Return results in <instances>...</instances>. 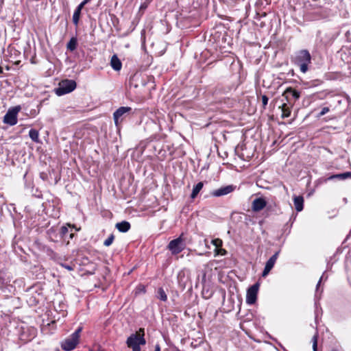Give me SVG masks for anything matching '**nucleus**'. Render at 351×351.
I'll return each instance as SVG.
<instances>
[{"label": "nucleus", "mask_w": 351, "mask_h": 351, "mask_svg": "<svg viewBox=\"0 0 351 351\" xmlns=\"http://www.w3.org/2000/svg\"><path fill=\"white\" fill-rule=\"evenodd\" d=\"M136 77H137V76L135 75H134V77H133V78H132V79L134 80V78H136Z\"/></svg>", "instance_id": "obj_41"}, {"label": "nucleus", "mask_w": 351, "mask_h": 351, "mask_svg": "<svg viewBox=\"0 0 351 351\" xmlns=\"http://www.w3.org/2000/svg\"><path fill=\"white\" fill-rule=\"evenodd\" d=\"M138 334H132L126 341V344L128 348H132L134 345L138 346Z\"/></svg>", "instance_id": "obj_17"}, {"label": "nucleus", "mask_w": 351, "mask_h": 351, "mask_svg": "<svg viewBox=\"0 0 351 351\" xmlns=\"http://www.w3.org/2000/svg\"><path fill=\"white\" fill-rule=\"evenodd\" d=\"M110 66L116 71H119L121 69L122 63L116 54L113 55L111 58Z\"/></svg>", "instance_id": "obj_12"}, {"label": "nucleus", "mask_w": 351, "mask_h": 351, "mask_svg": "<svg viewBox=\"0 0 351 351\" xmlns=\"http://www.w3.org/2000/svg\"><path fill=\"white\" fill-rule=\"evenodd\" d=\"M154 351H160V347L158 344L156 345Z\"/></svg>", "instance_id": "obj_35"}, {"label": "nucleus", "mask_w": 351, "mask_h": 351, "mask_svg": "<svg viewBox=\"0 0 351 351\" xmlns=\"http://www.w3.org/2000/svg\"><path fill=\"white\" fill-rule=\"evenodd\" d=\"M212 243L216 247V249L222 246V241L219 239H213Z\"/></svg>", "instance_id": "obj_26"}, {"label": "nucleus", "mask_w": 351, "mask_h": 351, "mask_svg": "<svg viewBox=\"0 0 351 351\" xmlns=\"http://www.w3.org/2000/svg\"><path fill=\"white\" fill-rule=\"evenodd\" d=\"M82 328H78L69 338L61 343V348L66 351H71L75 348L79 341L80 333Z\"/></svg>", "instance_id": "obj_3"}, {"label": "nucleus", "mask_w": 351, "mask_h": 351, "mask_svg": "<svg viewBox=\"0 0 351 351\" xmlns=\"http://www.w3.org/2000/svg\"><path fill=\"white\" fill-rule=\"evenodd\" d=\"M348 178H351V172H344L342 173L339 174H334L330 176L328 180H334V179H339V180H346Z\"/></svg>", "instance_id": "obj_16"}, {"label": "nucleus", "mask_w": 351, "mask_h": 351, "mask_svg": "<svg viewBox=\"0 0 351 351\" xmlns=\"http://www.w3.org/2000/svg\"><path fill=\"white\" fill-rule=\"evenodd\" d=\"M147 8V4L146 3H143L141 5V9H144V8Z\"/></svg>", "instance_id": "obj_37"}, {"label": "nucleus", "mask_w": 351, "mask_h": 351, "mask_svg": "<svg viewBox=\"0 0 351 351\" xmlns=\"http://www.w3.org/2000/svg\"><path fill=\"white\" fill-rule=\"evenodd\" d=\"M322 280V276L320 278L319 280L318 281V283H317V287H316L317 290L318 289V288H319V287L320 285Z\"/></svg>", "instance_id": "obj_36"}, {"label": "nucleus", "mask_w": 351, "mask_h": 351, "mask_svg": "<svg viewBox=\"0 0 351 351\" xmlns=\"http://www.w3.org/2000/svg\"><path fill=\"white\" fill-rule=\"evenodd\" d=\"M114 239V236L112 234H111L109 236V237L104 241V245L107 247L110 246L112 243Z\"/></svg>", "instance_id": "obj_24"}, {"label": "nucleus", "mask_w": 351, "mask_h": 351, "mask_svg": "<svg viewBox=\"0 0 351 351\" xmlns=\"http://www.w3.org/2000/svg\"><path fill=\"white\" fill-rule=\"evenodd\" d=\"M77 45V40L75 37H72L66 45V48L71 51L76 49Z\"/></svg>", "instance_id": "obj_19"}, {"label": "nucleus", "mask_w": 351, "mask_h": 351, "mask_svg": "<svg viewBox=\"0 0 351 351\" xmlns=\"http://www.w3.org/2000/svg\"><path fill=\"white\" fill-rule=\"evenodd\" d=\"M137 341H138V346H140L141 345H145L146 343V340L144 338V336H140V335H138V339Z\"/></svg>", "instance_id": "obj_29"}, {"label": "nucleus", "mask_w": 351, "mask_h": 351, "mask_svg": "<svg viewBox=\"0 0 351 351\" xmlns=\"http://www.w3.org/2000/svg\"><path fill=\"white\" fill-rule=\"evenodd\" d=\"M282 96L286 99L287 103L290 105H293L300 97V92L291 87H289L284 91Z\"/></svg>", "instance_id": "obj_7"}, {"label": "nucleus", "mask_w": 351, "mask_h": 351, "mask_svg": "<svg viewBox=\"0 0 351 351\" xmlns=\"http://www.w3.org/2000/svg\"><path fill=\"white\" fill-rule=\"evenodd\" d=\"M313 341V351H317V334L316 333L315 335H313L312 338Z\"/></svg>", "instance_id": "obj_25"}, {"label": "nucleus", "mask_w": 351, "mask_h": 351, "mask_svg": "<svg viewBox=\"0 0 351 351\" xmlns=\"http://www.w3.org/2000/svg\"><path fill=\"white\" fill-rule=\"evenodd\" d=\"M76 86V82L73 80H63L59 83L58 87L55 89V93L57 95L61 96L74 90Z\"/></svg>", "instance_id": "obj_2"}, {"label": "nucleus", "mask_w": 351, "mask_h": 351, "mask_svg": "<svg viewBox=\"0 0 351 351\" xmlns=\"http://www.w3.org/2000/svg\"><path fill=\"white\" fill-rule=\"evenodd\" d=\"M259 286V283L256 282L247 289L246 295V302L248 304L252 305L256 302Z\"/></svg>", "instance_id": "obj_8"}, {"label": "nucleus", "mask_w": 351, "mask_h": 351, "mask_svg": "<svg viewBox=\"0 0 351 351\" xmlns=\"http://www.w3.org/2000/svg\"><path fill=\"white\" fill-rule=\"evenodd\" d=\"M203 186L204 183L202 182H199L195 186H194L191 195V199H195L197 197L199 191L202 190Z\"/></svg>", "instance_id": "obj_18"}, {"label": "nucleus", "mask_w": 351, "mask_h": 351, "mask_svg": "<svg viewBox=\"0 0 351 351\" xmlns=\"http://www.w3.org/2000/svg\"><path fill=\"white\" fill-rule=\"evenodd\" d=\"M293 105H290L289 103H283L281 106L282 117L286 118L291 115V107Z\"/></svg>", "instance_id": "obj_15"}, {"label": "nucleus", "mask_w": 351, "mask_h": 351, "mask_svg": "<svg viewBox=\"0 0 351 351\" xmlns=\"http://www.w3.org/2000/svg\"><path fill=\"white\" fill-rule=\"evenodd\" d=\"M330 351H339V350L337 348H332Z\"/></svg>", "instance_id": "obj_39"}, {"label": "nucleus", "mask_w": 351, "mask_h": 351, "mask_svg": "<svg viewBox=\"0 0 351 351\" xmlns=\"http://www.w3.org/2000/svg\"><path fill=\"white\" fill-rule=\"evenodd\" d=\"M235 189L236 186L233 184L227 185L213 191L210 193V195L214 197H221L231 193L235 190Z\"/></svg>", "instance_id": "obj_9"}, {"label": "nucleus", "mask_w": 351, "mask_h": 351, "mask_svg": "<svg viewBox=\"0 0 351 351\" xmlns=\"http://www.w3.org/2000/svg\"><path fill=\"white\" fill-rule=\"evenodd\" d=\"M115 227L121 232H127L130 229L131 226L128 221H123L117 223Z\"/></svg>", "instance_id": "obj_13"}, {"label": "nucleus", "mask_w": 351, "mask_h": 351, "mask_svg": "<svg viewBox=\"0 0 351 351\" xmlns=\"http://www.w3.org/2000/svg\"><path fill=\"white\" fill-rule=\"evenodd\" d=\"M330 111V109L328 107H324L321 112L317 115V118H320L321 117L324 116L325 114L328 112Z\"/></svg>", "instance_id": "obj_27"}, {"label": "nucleus", "mask_w": 351, "mask_h": 351, "mask_svg": "<svg viewBox=\"0 0 351 351\" xmlns=\"http://www.w3.org/2000/svg\"><path fill=\"white\" fill-rule=\"evenodd\" d=\"M131 348L132 351H141V347L138 345H134Z\"/></svg>", "instance_id": "obj_32"}, {"label": "nucleus", "mask_w": 351, "mask_h": 351, "mask_svg": "<svg viewBox=\"0 0 351 351\" xmlns=\"http://www.w3.org/2000/svg\"><path fill=\"white\" fill-rule=\"evenodd\" d=\"M29 136L34 142H39V133L38 130L35 129H31L29 132Z\"/></svg>", "instance_id": "obj_20"}, {"label": "nucleus", "mask_w": 351, "mask_h": 351, "mask_svg": "<svg viewBox=\"0 0 351 351\" xmlns=\"http://www.w3.org/2000/svg\"><path fill=\"white\" fill-rule=\"evenodd\" d=\"M60 237L61 239H65L66 237L69 234V229L66 226H63L60 229Z\"/></svg>", "instance_id": "obj_22"}, {"label": "nucleus", "mask_w": 351, "mask_h": 351, "mask_svg": "<svg viewBox=\"0 0 351 351\" xmlns=\"http://www.w3.org/2000/svg\"><path fill=\"white\" fill-rule=\"evenodd\" d=\"M267 205V202L263 197H258L253 200L252 204V210L259 212L263 210Z\"/></svg>", "instance_id": "obj_11"}, {"label": "nucleus", "mask_w": 351, "mask_h": 351, "mask_svg": "<svg viewBox=\"0 0 351 351\" xmlns=\"http://www.w3.org/2000/svg\"><path fill=\"white\" fill-rule=\"evenodd\" d=\"M205 277H206V274H204V276H203V279H204V278H205Z\"/></svg>", "instance_id": "obj_42"}, {"label": "nucleus", "mask_w": 351, "mask_h": 351, "mask_svg": "<svg viewBox=\"0 0 351 351\" xmlns=\"http://www.w3.org/2000/svg\"><path fill=\"white\" fill-rule=\"evenodd\" d=\"M182 236L183 234H182L177 239H175L169 243L167 249L171 252L173 255L178 254L185 248V243Z\"/></svg>", "instance_id": "obj_4"}, {"label": "nucleus", "mask_w": 351, "mask_h": 351, "mask_svg": "<svg viewBox=\"0 0 351 351\" xmlns=\"http://www.w3.org/2000/svg\"><path fill=\"white\" fill-rule=\"evenodd\" d=\"M20 106H16L9 108L5 116L3 117V122L11 126L17 123V114L21 110Z\"/></svg>", "instance_id": "obj_5"}, {"label": "nucleus", "mask_w": 351, "mask_h": 351, "mask_svg": "<svg viewBox=\"0 0 351 351\" xmlns=\"http://www.w3.org/2000/svg\"><path fill=\"white\" fill-rule=\"evenodd\" d=\"M82 10L76 8L73 15V23L75 25L77 26L80 19Z\"/></svg>", "instance_id": "obj_21"}, {"label": "nucleus", "mask_w": 351, "mask_h": 351, "mask_svg": "<svg viewBox=\"0 0 351 351\" xmlns=\"http://www.w3.org/2000/svg\"><path fill=\"white\" fill-rule=\"evenodd\" d=\"M292 62L300 67L301 72L305 73L308 70L311 63V56L306 49L300 50L291 58Z\"/></svg>", "instance_id": "obj_1"}, {"label": "nucleus", "mask_w": 351, "mask_h": 351, "mask_svg": "<svg viewBox=\"0 0 351 351\" xmlns=\"http://www.w3.org/2000/svg\"><path fill=\"white\" fill-rule=\"evenodd\" d=\"M132 112V108L128 106H122L119 108L113 114V118L115 125L117 126L124 119L128 117Z\"/></svg>", "instance_id": "obj_6"}, {"label": "nucleus", "mask_w": 351, "mask_h": 351, "mask_svg": "<svg viewBox=\"0 0 351 351\" xmlns=\"http://www.w3.org/2000/svg\"><path fill=\"white\" fill-rule=\"evenodd\" d=\"M74 233H70L69 234V239H73V237H74Z\"/></svg>", "instance_id": "obj_38"}, {"label": "nucleus", "mask_w": 351, "mask_h": 351, "mask_svg": "<svg viewBox=\"0 0 351 351\" xmlns=\"http://www.w3.org/2000/svg\"><path fill=\"white\" fill-rule=\"evenodd\" d=\"M261 99H262L263 108L265 109L266 106L267 105V103H268L269 98L267 97V96L264 95H262Z\"/></svg>", "instance_id": "obj_28"}, {"label": "nucleus", "mask_w": 351, "mask_h": 351, "mask_svg": "<svg viewBox=\"0 0 351 351\" xmlns=\"http://www.w3.org/2000/svg\"><path fill=\"white\" fill-rule=\"evenodd\" d=\"M293 203H294L295 208L298 212H300L303 210L304 198L302 196L294 197Z\"/></svg>", "instance_id": "obj_14"}, {"label": "nucleus", "mask_w": 351, "mask_h": 351, "mask_svg": "<svg viewBox=\"0 0 351 351\" xmlns=\"http://www.w3.org/2000/svg\"><path fill=\"white\" fill-rule=\"evenodd\" d=\"M90 1V0H84L82 3H80L78 6L77 7V8H80V10H82L83 8L84 7L85 5H86L88 3H89Z\"/></svg>", "instance_id": "obj_30"}, {"label": "nucleus", "mask_w": 351, "mask_h": 351, "mask_svg": "<svg viewBox=\"0 0 351 351\" xmlns=\"http://www.w3.org/2000/svg\"><path fill=\"white\" fill-rule=\"evenodd\" d=\"M279 253L280 252L278 251L276 252L271 257L269 258V259L266 262V264H265V268H264V270L262 273V276L263 277H266L269 273L270 272V271L271 270V269L274 267L276 262V260L278 257V255H279Z\"/></svg>", "instance_id": "obj_10"}, {"label": "nucleus", "mask_w": 351, "mask_h": 351, "mask_svg": "<svg viewBox=\"0 0 351 351\" xmlns=\"http://www.w3.org/2000/svg\"><path fill=\"white\" fill-rule=\"evenodd\" d=\"M221 254L222 255L223 254H226V251L223 249H220L219 250H217V254Z\"/></svg>", "instance_id": "obj_34"}, {"label": "nucleus", "mask_w": 351, "mask_h": 351, "mask_svg": "<svg viewBox=\"0 0 351 351\" xmlns=\"http://www.w3.org/2000/svg\"><path fill=\"white\" fill-rule=\"evenodd\" d=\"M158 298L162 300V301H166L167 300V294L165 293V291L163 290L162 288H160L158 290Z\"/></svg>", "instance_id": "obj_23"}, {"label": "nucleus", "mask_w": 351, "mask_h": 351, "mask_svg": "<svg viewBox=\"0 0 351 351\" xmlns=\"http://www.w3.org/2000/svg\"><path fill=\"white\" fill-rule=\"evenodd\" d=\"M3 73V69L2 67L0 66V73Z\"/></svg>", "instance_id": "obj_40"}, {"label": "nucleus", "mask_w": 351, "mask_h": 351, "mask_svg": "<svg viewBox=\"0 0 351 351\" xmlns=\"http://www.w3.org/2000/svg\"><path fill=\"white\" fill-rule=\"evenodd\" d=\"M60 265L69 271H73L74 269V267L72 265H66V264H64V263H61Z\"/></svg>", "instance_id": "obj_31"}, {"label": "nucleus", "mask_w": 351, "mask_h": 351, "mask_svg": "<svg viewBox=\"0 0 351 351\" xmlns=\"http://www.w3.org/2000/svg\"><path fill=\"white\" fill-rule=\"evenodd\" d=\"M136 334L140 335V336H144L145 335L144 328H141Z\"/></svg>", "instance_id": "obj_33"}]
</instances>
